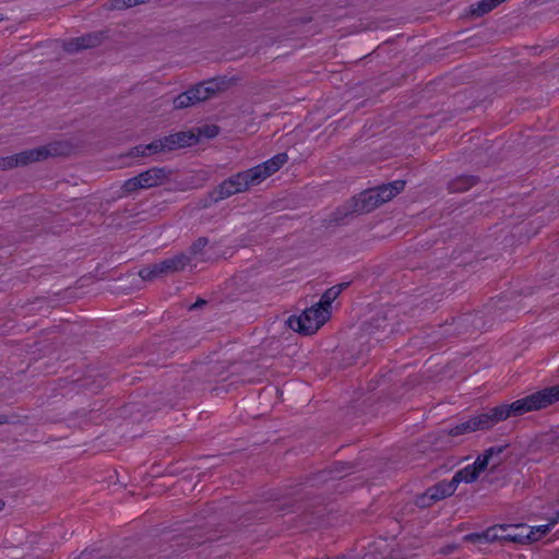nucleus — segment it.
I'll return each mask as SVG.
<instances>
[{
    "mask_svg": "<svg viewBox=\"0 0 559 559\" xmlns=\"http://www.w3.org/2000/svg\"><path fill=\"white\" fill-rule=\"evenodd\" d=\"M219 127L216 124H204L197 129L198 140L202 138L214 139L219 134Z\"/></svg>",
    "mask_w": 559,
    "mask_h": 559,
    "instance_id": "nucleus-21",
    "label": "nucleus"
},
{
    "mask_svg": "<svg viewBox=\"0 0 559 559\" xmlns=\"http://www.w3.org/2000/svg\"><path fill=\"white\" fill-rule=\"evenodd\" d=\"M4 508V501L0 499V511Z\"/></svg>",
    "mask_w": 559,
    "mask_h": 559,
    "instance_id": "nucleus-43",
    "label": "nucleus"
},
{
    "mask_svg": "<svg viewBox=\"0 0 559 559\" xmlns=\"http://www.w3.org/2000/svg\"><path fill=\"white\" fill-rule=\"evenodd\" d=\"M386 185L390 188V190H392V193L395 197L396 194L404 190L406 182L404 180H395Z\"/></svg>",
    "mask_w": 559,
    "mask_h": 559,
    "instance_id": "nucleus-32",
    "label": "nucleus"
},
{
    "mask_svg": "<svg viewBox=\"0 0 559 559\" xmlns=\"http://www.w3.org/2000/svg\"><path fill=\"white\" fill-rule=\"evenodd\" d=\"M556 522L557 520L552 521L550 524L537 526L534 531L536 533V537L539 539L542 536L546 535L550 530V525H554Z\"/></svg>",
    "mask_w": 559,
    "mask_h": 559,
    "instance_id": "nucleus-34",
    "label": "nucleus"
},
{
    "mask_svg": "<svg viewBox=\"0 0 559 559\" xmlns=\"http://www.w3.org/2000/svg\"><path fill=\"white\" fill-rule=\"evenodd\" d=\"M430 495L425 490L423 493L416 495L414 498V504L420 509H427L435 504Z\"/></svg>",
    "mask_w": 559,
    "mask_h": 559,
    "instance_id": "nucleus-24",
    "label": "nucleus"
},
{
    "mask_svg": "<svg viewBox=\"0 0 559 559\" xmlns=\"http://www.w3.org/2000/svg\"><path fill=\"white\" fill-rule=\"evenodd\" d=\"M16 159L17 158L15 157V154L5 157H0V170H9L19 167Z\"/></svg>",
    "mask_w": 559,
    "mask_h": 559,
    "instance_id": "nucleus-27",
    "label": "nucleus"
},
{
    "mask_svg": "<svg viewBox=\"0 0 559 559\" xmlns=\"http://www.w3.org/2000/svg\"><path fill=\"white\" fill-rule=\"evenodd\" d=\"M257 175H252L250 168L243 171H239L229 178L222 181L213 191L209 193V197L213 203H217L225 200L234 194L245 192L252 186H257Z\"/></svg>",
    "mask_w": 559,
    "mask_h": 559,
    "instance_id": "nucleus-4",
    "label": "nucleus"
},
{
    "mask_svg": "<svg viewBox=\"0 0 559 559\" xmlns=\"http://www.w3.org/2000/svg\"><path fill=\"white\" fill-rule=\"evenodd\" d=\"M118 9H127L136 5V0H119Z\"/></svg>",
    "mask_w": 559,
    "mask_h": 559,
    "instance_id": "nucleus-35",
    "label": "nucleus"
},
{
    "mask_svg": "<svg viewBox=\"0 0 559 559\" xmlns=\"http://www.w3.org/2000/svg\"><path fill=\"white\" fill-rule=\"evenodd\" d=\"M454 548H455V546H448V547L443 550V552H444V554H450Z\"/></svg>",
    "mask_w": 559,
    "mask_h": 559,
    "instance_id": "nucleus-40",
    "label": "nucleus"
},
{
    "mask_svg": "<svg viewBox=\"0 0 559 559\" xmlns=\"http://www.w3.org/2000/svg\"><path fill=\"white\" fill-rule=\"evenodd\" d=\"M200 530L188 528L183 534L165 536L160 554L157 559H167L187 551L194 546H202L203 551L211 547V538H204Z\"/></svg>",
    "mask_w": 559,
    "mask_h": 559,
    "instance_id": "nucleus-3",
    "label": "nucleus"
},
{
    "mask_svg": "<svg viewBox=\"0 0 559 559\" xmlns=\"http://www.w3.org/2000/svg\"><path fill=\"white\" fill-rule=\"evenodd\" d=\"M488 464H489V459L485 454H483V455H479L475 460V462L473 464H471V466H473V468H475V472L479 475L483 471L486 469Z\"/></svg>",
    "mask_w": 559,
    "mask_h": 559,
    "instance_id": "nucleus-28",
    "label": "nucleus"
},
{
    "mask_svg": "<svg viewBox=\"0 0 559 559\" xmlns=\"http://www.w3.org/2000/svg\"><path fill=\"white\" fill-rule=\"evenodd\" d=\"M209 245V238L199 237L192 245L189 247V254L191 259H198L199 261H206L207 259L204 257V249Z\"/></svg>",
    "mask_w": 559,
    "mask_h": 559,
    "instance_id": "nucleus-14",
    "label": "nucleus"
},
{
    "mask_svg": "<svg viewBox=\"0 0 559 559\" xmlns=\"http://www.w3.org/2000/svg\"><path fill=\"white\" fill-rule=\"evenodd\" d=\"M145 146H146V151H147L146 153L148 156L154 155V154L164 153L163 145H162L159 139H155L154 141L146 144Z\"/></svg>",
    "mask_w": 559,
    "mask_h": 559,
    "instance_id": "nucleus-29",
    "label": "nucleus"
},
{
    "mask_svg": "<svg viewBox=\"0 0 559 559\" xmlns=\"http://www.w3.org/2000/svg\"><path fill=\"white\" fill-rule=\"evenodd\" d=\"M381 320H382V321H385V317H381V318H380V316L378 314L376 318H373V319H372L373 323H374L377 326H379V328L381 326V323H380V321H381Z\"/></svg>",
    "mask_w": 559,
    "mask_h": 559,
    "instance_id": "nucleus-38",
    "label": "nucleus"
},
{
    "mask_svg": "<svg viewBox=\"0 0 559 559\" xmlns=\"http://www.w3.org/2000/svg\"><path fill=\"white\" fill-rule=\"evenodd\" d=\"M236 81V78H227L226 75L204 80L175 97L174 107L176 109H183L204 102L213 97L217 92L227 90Z\"/></svg>",
    "mask_w": 559,
    "mask_h": 559,
    "instance_id": "nucleus-2",
    "label": "nucleus"
},
{
    "mask_svg": "<svg viewBox=\"0 0 559 559\" xmlns=\"http://www.w3.org/2000/svg\"><path fill=\"white\" fill-rule=\"evenodd\" d=\"M479 321H480V318L478 317L477 313H475V314L468 313V314H464L463 317H460L457 319V324L469 322V323H472L474 329L479 330V329L484 328L483 324H479Z\"/></svg>",
    "mask_w": 559,
    "mask_h": 559,
    "instance_id": "nucleus-26",
    "label": "nucleus"
},
{
    "mask_svg": "<svg viewBox=\"0 0 559 559\" xmlns=\"http://www.w3.org/2000/svg\"><path fill=\"white\" fill-rule=\"evenodd\" d=\"M503 0H480L476 5L471 7V14L481 16L497 8Z\"/></svg>",
    "mask_w": 559,
    "mask_h": 559,
    "instance_id": "nucleus-16",
    "label": "nucleus"
},
{
    "mask_svg": "<svg viewBox=\"0 0 559 559\" xmlns=\"http://www.w3.org/2000/svg\"><path fill=\"white\" fill-rule=\"evenodd\" d=\"M347 285H348L347 283H344V284L335 285L334 287H338L342 292Z\"/></svg>",
    "mask_w": 559,
    "mask_h": 559,
    "instance_id": "nucleus-41",
    "label": "nucleus"
},
{
    "mask_svg": "<svg viewBox=\"0 0 559 559\" xmlns=\"http://www.w3.org/2000/svg\"><path fill=\"white\" fill-rule=\"evenodd\" d=\"M340 294L341 289L338 287H330L323 293L320 300L314 306L331 312L332 302L337 298Z\"/></svg>",
    "mask_w": 559,
    "mask_h": 559,
    "instance_id": "nucleus-17",
    "label": "nucleus"
},
{
    "mask_svg": "<svg viewBox=\"0 0 559 559\" xmlns=\"http://www.w3.org/2000/svg\"><path fill=\"white\" fill-rule=\"evenodd\" d=\"M506 539L514 543L525 544V543H532L538 540V537H536V533L531 527L530 532L527 534H509Z\"/></svg>",
    "mask_w": 559,
    "mask_h": 559,
    "instance_id": "nucleus-22",
    "label": "nucleus"
},
{
    "mask_svg": "<svg viewBox=\"0 0 559 559\" xmlns=\"http://www.w3.org/2000/svg\"><path fill=\"white\" fill-rule=\"evenodd\" d=\"M157 264L159 266L160 274L166 276L168 274L182 271L187 265L190 264V257H188L186 253H180L165 259Z\"/></svg>",
    "mask_w": 559,
    "mask_h": 559,
    "instance_id": "nucleus-10",
    "label": "nucleus"
},
{
    "mask_svg": "<svg viewBox=\"0 0 559 559\" xmlns=\"http://www.w3.org/2000/svg\"><path fill=\"white\" fill-rule=\"evenodd\" d=\"M139 276L143 281H153L157 277H162L163 275L160 274L158 264L154 263V264L146 265L143 269H141L139 271Z\"/></svg>",
    "mask_w": 559,
    "mask_h": 559,
    "instance_id": "nucleus-19",
    "label": "nucleus"
},
{
    "mask_svg": "<svg viewBox=\"0 0 559 559\" xmlns=\"http://www.w3.org/2000/svg\"><path fill=\"white\" fill-rule=\"evenodd\" d=\"M558 401L559 384H556L516 400L511 404H501L489 408L487 412L452 427L449 430V435L456 437L477 430H487L510 417L521 416L528 412L546 408Z\"/></svg>",
    "mask_w": 559,
    "mask_h": 559,
    "instance_id": "nucleus-1",
    "label": "nucleus"
},
{
    "mask_svg": "<svg viewBox=\"0 0 559 559\" xmlns=\"http://www.w3.org/2000/svg\"><path fill=\"white\" fill-rule=\"evenodd\" d=\"M9 423V417L4 414H0V425H4Z\"/></svg>",
    "mask_w": 559,
    "mask_h": 559,
    "instance_id": "nucleus-39",
    "label": "nucleus"
},
{
    "mask_svg": "<svg viewBox=\"0 0 559 559\" xmlns=\"http://www.w3.org/2000/svg\"><path fill=\"white\" fill-rule=\"evenodd\" d=\"M380 205L381 204L376 195V191H373V189L365 190L361 193L353 197L350 201L346 204L345 215H347L348 213H370Z\"/></svg>",
    "mask_w": 559,
    "mask_h": 559,
    "instance_id": "nucleus-9",
    "label": "nucleus"
},
{
    "mask_svg": "<svg viewBox=\"0 0 559 559\" xmlns=\"http://www.w3.org/2000/svg\"><path fill=\"white\" fill-rule=\"evenodd\" d=\"M146 152H147L146 146L141 144V145H136V146L132 147L129 151L128 156H130V157H146V156H148Z\"/></svg>",
    "mask_w": 559,
    "mask_h": 559,
    "instance_id": "nucleus-30",
    "label": "nucleus"
},
{
    "mask_svg": "<svg viewBox=\"0 0 559 559\" xmlns=\"http://www.w3.org/2000/svg\"><path fill=\"white\" fill-rule=\"evenodd\" d=\"M345 468V465L342 463L335 464L334 468L328 469V471H321L319 473V478L323 481L329 479H335V478H342L344 476L343 469Z\"/></svg>",
    "mask_w": 559,
    "mask_h": 559,
    "instance_id": "nucleus-20",
    "label": "nucleus"
},
{
    "mask_svg": "<svg viewBox=\"0 0 559 559\" xmlns=\"http://www.w3.org/2000/svg\"><path fill=\"white\" fill-rule=\"evenodd\" d=\"M373 191H376V195L381 205L394 198L392 190H390L388 185L379 186L374 188Z\"/></svg>",
    "mask_w": 559,
    "mask_h": 559,
    "instance_id": "nucleus-23",
    "label": "nucleus"
},
{
    "mask_svg": "<svg viewBox=\"0 0 559 559\" xmlns=\"http://www.w3.org/2000/svg\"><path fill=\"white\" fill-rule=\"evenodd\" d=\"M148 1H150V0H136V5H138V4H142V3H146V2H148Z\"/></svg>",
    "mask_w": 559,
    "mask_h": 559,
    "instance_id": "nucleus-42",
    "label": "nucleus"
},
{
    "mask_svg": "<svg viewBox=\"0 0 559 559\" xmlns=\"http://www.w3.org/2000/svg\"><path fill=\"white\" fill-rule=\"evenodd\" d=\"M159 141L163 145L164 153H169V152L178 150L174 133L163 136V138H159Z\"/></svg>",
    "mask_w": 559,
    "mask_h": 559,
    "instance_id": "nucleus-25",
    "label": "nucleus"
},
{
    "mask_svg": "<svg viewBox=\"0 0 559 559\" xmlns=\"http://www.w3.org/2000/svg\"><path fill=\"white\" fill-rule=\"evenodd\" d=\"M177 148H185L198 143V134L193 130L179 131L174 133Z\"/></svg>",
    "mask_w": 559,
    "mask_h": 559,
    "instance_id": "nucleus-15",
    "label": "nucleus"
},
{
    "mask_svg": "<svg viewBox=\"0 0 559 559\" xmlns=\"http://www.w3.org/2000/svg\"><path fill=\"white\" fill-rule=\"evenodd\" d=\"M331 317V312L314 305L305 309L300 316H290L287 325L302 335L316 333Z\"/></svg>",
    "mask_w": 559,
    "mask_h": 559,
    "instance_id": "nucleus-5",
    "label": "nucleus"
},
{
    "mask_svg": "<svg viewBox=\"0 0 559 559\" xmlns=\"http://www.w3.org/2000/svg\"><path fill=\"white\" fill-rule=\"evenodd\" d=\"M68 151L69 145L66 142H52L39 147L22 151L15 154V157L17 158V166L24 167L36 162L45 160L48 157L64 155Z\"/></svg>",
    "mask_w": 559,
    "mask_h": 559,
    "instance_id": "nucleus-7",
    "label": "nucleus"
},
{
    "mask_svg": "<svg viewBox=\"0 0 559 559\" xmlns=\"http://www.w3.org/2000/svg\"><path fill=\"white\" fill-rule=\"evenodd\" d=\"M278 169L275 168L274 164L271 159H267L266 162L259 164L252 168H250V171L252 175H257L255 180L259 183H261L263 180H265L267 177L276 173Z\"/></svg>",
    "mask_w": 559,
    "mask_h": 559,
    "instance_id": "nucleus-12",
    "label": "nucleus"
},
{
    "mask_svg": "<svg viewBox=\"0 0 559 559\" xmlns=\"http://www.w3.org/2000/svg\"><path fill=\"white\" fill-rule=\"evenodd\" d=\"M478 177L472 175H461L449 182L450 192H464L478 182Z\"/></svg>",
    "mask_w": 559,
    "mask_h": 559,
    "instance_id": "nucleus-11",
    "label": "nucleus"
},
{
    "mask_svg": "<svg viewBox=\"0 0 559 559\" xmlns=\"http://www.w3.org/2000/svg\"><path fill=\"white\" fill-rule=\"evenodd\" d=\"M478 474L475 472V468L473 466L467 465L464 468L457 471L453 477L452 481L454 483V486L457 488V486L464 481L466 484L473 483L478 478Z\"/></svg>",
    "mask_w": 559,
    "mask_h": 559,
    "instance_id": "nucleus-13",
    "label": "nucleus"
},
{
    "mask_svg": "<svg viewBox=\"0 0 559 559\" xmlns=\"http://www.w3.org/2000/svg\"><path fill=\"white\" fill-rule=\"evenodd\" d=\"M2 20H3V15H2V14H0V21H2Z\"/></svg>",
    "mask_w": 559,
    "mask_h": 559,
    "instance_id": "nucleus-46",
    "label": "nucleus"
},
{
    "mask_svg": "<svg viewBox=\"0 0 559 559\" xmlns=\"http://www.w3.org/2000/svg\"><path fill=\"white\" fill-rule=\"evenodd\" d=\"M435 488L438 490V495L440 496L441 500L451 497L455 490L456 487L454 486V483L451 480H441L433 485Z\"/></svg>",
    "mask_w": 559,
    "mask_h": 559,
    "instance_id": "nucleus-18",
    "label": "nucleus"
},
{
    "mask_svg": "<svg viewBox=\"0 0 559 559\" xmlns=\"http://www.w3.org/2000/svg\"><path fill=\"white\" fill-rule=\"evenodd\" d=\"M485 538H486V539H492L493 537H490V536H489V531H488V532L485 534Z\"/></svg>",
    "mask_w": 559,
    "mask_h": 559,
    "instance_id": "nucleus-44",
    "label": "nucleus"
},
{
    "mask_svg": "<svg viewBox=\"0 0 559 559\" xmlns=\"http://www.w3.org/2000/svg\"><path fill=\"white\" fill-rule=\"evenodd\" d=\"M107 38V31L91 32L79 37L62 40V48L68 53H78L100 46Z\"/></svg>",
    "mask_w": 559,
    "mask_h": 559,
    "instance_id": "nucleus-8",
    "label": "nucleus"
},
{
    "mask_svg": "<svg viewBox=\"0 0 559 559\" xmlns=\"http://www.w3.org/2000/svg\"><path fill=\"white\" fill-rule=\"evenodd\" d=\"M206 301L204 299H198L191 307H190V310H194V309H198L200 307H202L203 305H205Z\"/></svg>",
    "mask_w": 559,
    "mask_h": 559,
    "instance_id": "nucleus-37",
    "label": "nucleus"
},
{
    "mask_svg": "<svg viewBox=\"0 0 559 559\" xmlns=\"http://www.w3.org/2000/svg\"><path fill=\"white\" fill-rule=\"evenodd\" d=\"M508 445H498V447H491L487 449L484 454L490 460L495 455L501 454Z\"/></svg>",
    "mask_w": 559,
    "mask_h": 559,
    "instance_id": "nucleus-33",
    "label": "nucleus"
},
{
    "mask_svg": "<svg viewBox=\"0 0 559 559\" xmlns=\"http://www.w3.org/2000/svg\"><path fill=\"white\" fill-rule=\"evenodd\" d=\"M274 164L275 168L280 169L283 165H285L288 160V156L286 153H280L270 158Z\"/></svg>",
    "mask_w": 559,
    "mask_h": 559,
    "instance_id": "nucleus-31",
    "label": "nucleus"
},
{
    "mask_svg": "<svg viewBox=\"0 0 559 559\" xmlns=\"http://www.w3.org/2000/svg\"><path fill=\"white\" fill-rule=\"evenodd\" d=\"M171 170L167 167H152L138 176L126 180L121 187L123 193L131 194L140 189H151L170 180Z\"/></svg>",
    "mask_w": 559,
    "mask_h": 559,
    "instance_id": "nucleus-6",
    "label": "nucleus"
},
{
    "mask_svg": "<svg viewBox=\"0 0 559 559\" xmlns=\"http://www.w3.org/2000/svg\"><path fill=\"white\" fill-rule=\"evenodd\" d=\"M426 490L430 495V497L432 498V500L435 502H438L441 500L440 496L438 495V490L435 488L433 485L428 487Z\"/></svg>",
    "mask_w": 559,
    "mask_h": 559,
    "instance_id": "nucleus-36",
    "label": "nucleus"
},
{
    "mask_svg": "<svg viewBox=\"0 0 559 559\" xmlns=\"http://www.w3.org/2000/svg\"><path fill=\"white\" fill-rule=\"evenodd\" d=\"M15 57H9V61L5 63L7 66L11 63V61L14 59Z\"/></svg>",
    "mask_w": 559,
    "mask_h": 559,
    "instance_id": "nucleus-45",
    "label": "nucleus"
}]
</instances>
